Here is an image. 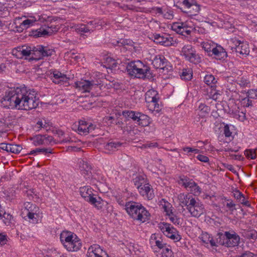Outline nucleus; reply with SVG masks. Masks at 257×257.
<instances>
[{
	"instance_id": "obj_24",
	"label": "nucleus",
	"mask_w": 257,
	"mask_h": 257,
	"mask_svg": "<svg viewBox=\"0 0 257 257\" xmlns=\"http://www.w3.org/2000/svg\"><path fill=\"white\" fill-rule=\"evenodd\" d=\"M168 61L163 55H156L153 59L152 64L156 69H164L168 66Z\"/></svg>"
},
{
	"instance_id": "obj_19",
	"label": "nucleus",
	"mask_w": 257,
	"mask_h": 257,
	"mask_svg": "<svg viewBox=\"0 0 257 257\" xmlns=\"http://www.w3.org/2000/svg\"><path fill=\"white\" fill-rule=\"evenodd\" d=\"M153 38L155 42L164 46H170L173 44V39L167 34H155Z\"/></svg>"
},
{
	"instance_id": "obj_22",
	"label": "nucleus",
	"mask_w": 257,
	"mask_h": 257,
	"mask_svg": "<svg viewBox=\"0 0 257 257\" xmlns=\"http://www.w3.org/2000/svg\"><path fill=\"white\" fill-rule=\"evenodd\" d=\"M207 44H205L203 45V47L204 49H207L206 50L207 51H211L212 53V55L214 56V57L216 59L222 60L225 59L227 56V52L225 51L224 49L221 46L217 45L216 47H213L212 49L211 50H209L208 48H207Z\"/></svg>"
},
{
	"instance_id": "obj_36",
	"label": "nucleus",
	"mask_w": 257,
	"mask_h": 257,
	"mask_svg": "<svg viewBox=\"0 0 257 257\" xmlns=\"http://www.w3.org/2000/svg\"><path fill=\"white\" fill-rule=\"evenodd\" d=\"M43 58L42 51L40 49V46L37 48H32L30 60H39Z\"/></svg>"
},
{
	"instance_id": "obj_37",
	"label": "nucleus",
	"mask_w": 257,
	"mask_h": 257,
	"mask_svg": "<svg viewBox=\"0 0 257 257\" xmlns=\"http://www.w3.org/2000/svg\"><path fill=\"white\" fill-rule=\"evenodd\" d=\"M78 166L82 174H88L91 167L87 162L82 159L78 160Z\"/></svg>"
},
{
	"instance_id": "obj_38",
	"label": "nucleus",
	"mask_w": 257,
	"mask_h": 257,
	"mask_svg": "<svg viewBox=\"0 0 257 257\" xmlns=\"http://www.w3.org/2000/svg\"><path fill=\"white\" fill-rule=\"evenodd\" d=\"M72 28H73L77 33L81 35L85 33H90L87 24H80L75 25L72 27Z\"/></svg>"
},
{
	"instance_id": "obj_15",
	"label": "nucleus",
	"mask_w": 257,
	"mask_h": 257,
	"mask_svg": "<svg viewBox=\"0 0 257 257\" xmlns=\"http://www.w3.org/2000/svg\"><path fill=\"white\" fill-rule=\"evenodd\" d=\"M37 21L36 18L33 16H30L28 18L26 16L20 17L17 16V32H22L24 30L32 26Z\"/></svg>"
},
{
	"instance_id": "obj_61",
	"label": "nucleus",
	"mask_w": 257,
	"mask_h": 257,
	"mask_svg": "<svg viewBox=\"0 0 257 257\" xmlns=\"http://www.w3.org/2000/svg\"><path fill=\"white\" fill-rule=\"evenodd\" d=\"M237 83L241 87L249 86L250 82L244 77L238 78L237 80Z\"/></svg>"
},
{
	"instance_id": "obj_41",
	"label": "nucleus",
	"mask_w": 257,
	"mask_h": 257,
	"mask_svg": "<svg viewBox=\"0 0 257 257\" xmlns=\"http://www.w3.org/2000/svg\"><path fill=\"white\" fill-rule=\"evenodd\" d=\"M180 76L182 80H190L193 76L192 71L191 69L184 68L182 70Z\"/></svg>"
},
{
	"instance_id": "obj_62",
	"label": "nucleus",
	"mask_w": 257,
	"mask_h": 257,
	"mask_svg": "<svg viewBox=\"0 0 257 257\" xmlns=\"http://www.w3.org/2000/svg\"><path fill=\"white\" fill-rule=\"evenodd\" d=\"M52 151H53L52 149H51L50 148H47V149L37 148V149H36L35 150L31 151V154H33L36 153H42L43 154L46 155L47 154H52L53 153Z\"/></svg>"
},
{
	"instance_id": "obj_2",
	"label": "nucleus",
	"mask_w": 257,
	"mask_h": 257,
	"mask_svg": "<svg viewBox=\"0 0 257 257\" xmlns=\"http://www.w3.org/2000/svg\"><path fill=\"white\" fill-rule=\"evenodd\" d=\"M125 210L134 220L144 223L150 219V214L142 204L136 202L125 203Z\"/></svg>"
},
{
	"instance_id": "obj_58",
	"label": "nucleus",
	"mask_w": 257,
	"mask_h": 257,
	"mask_svg": "<svg viewBox=\"0 0 257 257\" xmlns=\"http://www.w3.org/2000/svg\"><path fill=\"white\" fill-rule=\"evenodd\" d=\"M169 218L170 221L175 225H181L182 223V219L178 217L173 213L169 215Z\"/></svg>"
},
{
	"instance_id": "obj_7",
	"label": "nucleus",
	"mask_w": 257,
	"mask_h": 257,
	"mask_svg": "<svg viewBox=\"0 0 257 257\" xmlns=\"http://www.w3.org/2000/svg\"><path fill=\"white\" fill-rule=\"evenodd\" d=\"M229 48L232 53H235L237 55L246 56L249 54V48L246 42H241L236 37L230 38L227 41Z\"/></svg>"
},
{
	"instance_id": "obj_55",
	"label": "nucleus",
	"mask_w": 257,
	"mask_h": 257,
	"mask_svg": "<svg viewBox=\"0 0 257 257\" xmlns=\"http://www.w3.org/2000/svg\"><path fill=\"white\" fill-rule=\"evenodd\" d=\"M233 117L240 121L243 122L246 119L245 112L241 111H238L233 113Z\"/></svg>"
},
{
	"instance_id": "obj_48",
	"label": "nucleus",
	"mask_w": 257,
	"mask_h": 257,
	"mask_svg": "<svg viewBox=\"0 0 257 257\" xmlns=\"http://www.w3.org/2000/svg\"><path fill=\"white\" fill-rule=\"evenodd\" d=\"M187 191L190 192V194H193L194 196H199L202 192L201 188L195 182L194 185L191 187L190 189H188Z\"/></svg>"
},
{
	"instance_id": "obj_12",
	"label": "nucleus",
	"mask_w": 257,
	"mask_h": 257,
	"mask_svg": "<svg viewBox=\"0 0 257 257\" xmlns=\"http://www.w3.org/2000/svg\"><path fill=\"white\" fill-rule=\"evenodd\" d=\"M16 90L15 89L6 92V94L1 100V103L4 107L14 109L16 107Z\"/></svg>"
},
{
	"instance_id": "obj_17",
	"label": "nucleus",
	"mask_w": 257,
	"mask_h": 257,
	"mask_svg": "<svg viewBox=\"0 0 257 257\" xmlns=\"http://www.w3.org/2000/svg\"><path fill=\"white\" fill-rule=\"evenodd\" d=\"M188 211L192 217H199L205 212L204 205L198 199H196L194 202L188 209Z\"/></svg>"
},
{
	"instance_id": "obj_26",
	"label": "nucleus",
	"mask_w": 257,
	"mask_h": 257,
	"mask_svg": "<svg viewBox=\"0 0 257 257\" xmlns=\"http://www.w3.org/2000/svg\"><path fill=\"white\" fill-rule=\"evenodd\" d=\"M155 11L157 14L162 15L165 19L171 20L173 18V12L167 7H156Z\"/></svg>"
},
{
	"instance_id": "obj_42",
	"label": "nucleus",
	"mask_w": 257,
	"mask_h": 257,
	"mask_svg": "<svg viewBox=\"0 0 257 257\" xmlns=\"http://www.w3.org/2000/svg\"><path fill=\"white\" fill-rule=\"evenodd\" d=\"M115 46L119 47L133 46L134 42L130 39H121L113 43Z\"/></svg>"
},
{
	"instance_id": "obj_44",
	"label": "nucleus",
	"mask_w": 257,
	"mask_h": 257,
	"mask_svg": "<svg viewBox=\"0 0 257 257\" xmlns=\"http://www.w3.org/2000/svg\"><path fill=\"white\" fill-rule=\"evenodd\" d=\"M192 180V179H190L187 176H181L178 180V183L180 185H181L182 187H183L187 190L188 187L190 185Z\"/></svg>"
},
{
	"instance_id": "obj_25",
	"label": "nucleus",
	"mask_w": 257,
	"mask_h": 257,
	"mask_svg": "<svg viewBox=\"0 0 257 257\" xmlns=\"http://www.w3.org/2000/svg\"><path fill=\"white\" fill-rule=\"evenodd\" d=\"M138 190L142 196L149 200H152L155 196L153 190L149 183L144 185Z\"/></svg>"
},
{
	"instance_id": "obj_20",
	"label": "nucleus",
	"mask_w": 257,
	"mask_h": 257,
	"mask_svg": "<svg viewBox=\"0 0 257 257\" xmlns=\"http://www.w3.org/2000/svg\"><path fill=\"white\" fill-rule=\"evenodd\" d=\"M87 257H108L106 252L99 245L93 244L87 250Z\"/></svg>"
},
{
	"instance_id": "obj_21",
	"label": "nucleus",
	"mask_w": 257,
	"mask_h": 257,
	"mask_svg": "<svg viewBox=\"0 0 257 257\" xmlns=\"http://www.w3.org/2000/svg\"><path fill=\"white\" fill-rule=\"evenodd\" d=\"M150 244L152 249L163 248L166 243L164 242L162 235L159 233L152 234L150 238Z\"/></svg>"
},
{
	"instance_id": "obj_63",
	"label": "nucleus",
	"mask_w": 257,
	"mask_h": 257,
	"mask_svg": "<svg viewBox=\"0 0 257 257\" xmlns=\"http://www.w3.org/2000/svg\"><path fill=\"white\" fill-rule=\"evenodd\" d=\"M248 96L245 97L241 100V105L243 107H248L252 106V101Z\"/></svg>"
},
{
	"instance_id": "obj_33",
	"label": "nucleus",
	"mask_w": 257,
	"mask_h": 257,
	"mask_svg": "<svg viewBox=\"0 0 257 257\" xmlns=\"http://www.w3.org/2000/svg\"><path fill=\"white\" fill-rule=\"evenodd\" d=\"M12 218V215L10 213H7L0 205V220H3L5 225H9Z\"/></svg>"
},
{
	"instance_id": "obj_11",
	"label": "nucleus",
	"mask_w": 257,
	"mask_h": 257,
	"mask_svg": "<svg viewBox=\"0 0 257 257\" xmlns=\"http://www.w3.org/2000/svg\"><path fill=\"white\" fill-rule=\"evenodd\" d=\"M96 125L85 120H80L72 125L73 130L81 135H86L95 130Z\"/></svg>"
},
{
	"instance_id": "obj_13",
	"label": "nucleus",
	"mask_w": 257,
	"mask_h": 257,
	"mask_svg": "<svg viewBox=\"0 0 257 257\" xmlns=\"http://www.w3.org/2000/svg\"><path fill=\"white\" fill-rule=\"evenodd\" d=\"M159 228L164 235L174 241L177 242L181 240V236L178 231L170 224L163 223L160 224Z\"/></svg>"
},
{
	"instance_id": "obj_54",
	"label": "nucleus",
	"mask_w": 257,
	"mask_h": 257,
	"mask_svg": "<svg viewBox=\"0 0 257 257\" xmlns=\"http://www.w3.org/2000/svg\"><path fill=\"white\" fill-rule=\"evenodd\" d=\"M40 49L42 51L43 57L52 56L55 52L54 50L52 49H50L48 47H45L43 46H40Z\"/></svg>"
},
{
	"instance_id": "obj_18",
	"label": "nucleus",
	"mask_w": 257,
	"mask_h": 257,
	"mask_svg": "<svg viewBox=\"0 0 257 257\" xmlns=\"http://www.w3.org/2000/svg\"><path fill=\"white\" fill-rule=\"evenodd\" d=\"M195 198L190 193H181L178 195L179 204L182 207H186L187 210L194 202Z\"/></svg>"
},
{
	"instance_id": "obj_35",
	"label": "nucleus",
	"mask_w": 257,
	"mask_h": 257,
	"mask_svg": "<svg viewBox=\"0 0 257 257\" xmlns=\"http://www.w3.org/2000/svg\"><path fill=\"white\" fill-rule=\"evenodd\" d=\"M205 94L208 97L207 98L212 99L214 100L218 99L219 96L220 95L218 91L216 90L215 86L214 87H209L206 88V93Z\"/></svg>"
},
{
	"instance_id": "obj_3",
	"label": "nucleus",
	"mask_w": 257,
	"mask_h": 257,
	"mask_svg": "<svg viewBox=\"0 0 257 257\" xmlns=\"http://www.w3.org/2000/svg\"><path fill=\"white\" fill-rule=\"evenodd\" d=\"M128 74L138 78H149L151 77L150 69L140 60L132 61L126 66Z\"/></svg>"
},
{
	"instance_id": "obj_43",
	"label": "nucleus",
	"mask_w": 257,
	"mask_h": 257,
	"mask_svg": "<svg viewBox=\"0 0 257 257\" xmlns=\"http://www.w3.org/2000/svg\"><path fill=\"white\" fill-rule=\"evenodd\" d=\"M121 145V144L118 142H110L104 146L105 150L109 151H115L118 149Z\"/></svg>"
},
{
	"instance_id": "obj_64",
	"label": "nucleus",
	"mask_w": 257,
	"mask_h": 257,
	"mask_svg": "<svg viewBox=\"0 0 257 257\" xmlns=\"http://www.w3.org/2000/svg\"><path fill=\"white\" fill-rule=\"evenodd\" d=\"M247 96L251 99H257V89H251L248 90Z\"/></svg>"
},
{
	"instance_id": "obj_53",
	"label": "nucleus",
	"mask_w": 257,
	"mask_h": 257,
	"mask_svg": "<svg viewBox=\"0 0 257 257\" xmlns=\"http://www.w3.org/2000/svg\"><path fill=\"white\" fill-rule=\"evenodd\" d=\"M179 2L185 8L191 9V7L193 4H195L196 2V0H179Z\"/></svg>"
},
{
	"instance_id": "obj_50",
	"label": "nucleus",
	"mask_w": 257,
	"mask_h": 257,
	"mask_svg": "<svg viewBox=\"0 0 257 257\" xmlns=\"http://www.w3.org/2000/svg\"><path fill=\"white\" fill-rule=\"evenodd\" d=\"M49 126V122H47L45 119H43L38 120L35 124L34 128L36 131H39L42 128L47 129Z\"/></svg>"
},
{
	"instance_id": "obj_30",
	"label": "nucleus",
	"mask_w": 257,
	"mask_h": 257,
	"mask_svg": "<svg viewBox=\"0 0 257 257\" xmlns=\"http://www.w3.org/2000/svg\"><path fill=\"white\" fill-rule=\"evenodd\" d=\"M51 32L49 31V28L41 27L39 29L32 30L31 32V36L35 38L44 37L50 35Z\"/></svg>"
},
{
	"instance_id": "obj_4",
	"label": "nucleus",
	"mask_w": 257,
	"mask_h": 257,
	"mask_svg": "<svg viewBox=\"0 0 257 257\" xmlns=\"http://www.w3.org/2000/svg\"><path fill=\"white\" fill-rule=\"evenodd\" d=\"M60 239L64 247L69 251H77L81 247V240L70 231H62L60 235Z\"/></svg>"
},
{
	"instance_id": "obj_27",
	"label": "nucleus",
	"mask_w": 257,
	"mask_h": 257,
	"mask_svg": "<svg viewBox=\"0 0 257 257\" xmlns=\"http://www.w3.org/2000/svg\"><path fill=\"white\" fill-rule=\"evenodd\" d=\"M93 191L91 187L89 186H83L79 189V192L81 197L87 202L94 195Z\"/></svg>"
},
{
	"instance_id": "obj_1",
	"label": "nucleus",
	"mask_w": 257,
	"mask_h": 257,
	"mask_svg": "<svg viewBox=\"0 0 257 257\" xmlns=\"http://www.w3.org/2000/svg\"><path fill=\"white\" fill-rule=\"evenodd\" d=\"M37 93L26 87H17V109L28 110L36 108L39 105Z\"/></svg>"
},
{
	"instance_id": "obj_31",
	"label": "nucleus",
	"mask_w": 257,
	"mask_h": 257,
	"mask_svg": "<svg viewBox=\"0 0 257 257\" xmlns=\"http://www.w3.org/2000/svg\"><path fill=\"white\" fill-rule=\"evenodd\" d=\"M201 239L207 247H209V245L211 247L216 246V242L213 239L212 236L207 232L202 233Z\"/></svg>"
},
{
	"instance_id": "obj_10",
	"label": "nucleus",
	"mask_w": 257,
	"mask_h": 257,
	"mask_svg": "<svg viewBox=\"0 0 257 257\" xmlns=\"http://www.w3.org/2000/svg\"><path fill=\"white\" fill-rule=\"evenodd\" d=\"M74 85L76 89L82 92H90V90L94 89L98 92V93H100L102 86L98 84L83 79L75 82Z\"/></svg>"
},
{
	"instance_id": "obj_16",
	"label": "nucleus",
	"mask_w": 257,
	"mask_h": 257,
	"mask_svg": "<svg viewBox=\"0 0 257 257\" xmlns=\"http://www.w3.org/2000/svg\"><path fill=\"white\" fill-rule=\"evenodd\" d=\"M49 76L52 82L56 84L66 85L69 83V78L66 75L57 70H51Z\"/></svg>"
},
{
	"instance_id": "obj_57",
	"label": "nucleus",
	"mask_w": 257,
	"mask_h": 257,
	"mask_svg": "<svg viewBox=\"0 0 257 257\" xmlns=\"http://www.w3.org/2000/svg\"><path fill=\"white\" fill-rule=\"evenodd\" d=\"M162 208L164 209V211L166 212V215L169 216L173 213L172 212V206L168 202H164V203L162 204Z\"/></svg>"
},
{
	"instance_id": "obj_29",
	"label": "nucleus",
	"mask_w": 257,
	"mask_h": 257,
	"mask_svg": "<svg viewBox=\"0 0 257 257\" xmlns=\"http://www.w3.org/2000/svg\"><path fill=\"white\" fill-rule=\"evenodd\" d=\"M88 202L97 209L100 210L103 208L105 201L101 197L94 194Z\"/></svg>"
},
{
	"instance_id": "obj_51",
	"label": "nucleus",
	"mask_w": 257,
	"mask_h": 257,
	"mask_svg": "<svg viewBox=\"0 0 257 257\" xmlns=\"http://www.w3.org/2000/svg\"><path fill=\"white\" fill-rule=\"evenodd\" d=\"M182 150L188 156H192V154H197L200 152L199 150L189 147H184L182 148Z\"/></svg>"
},
{
	"instance_id": "obj_59",
	"label": "nucleus",
	"mask_w": 257,
	"mask_h": 257,
	"mask_svg": "<svg viewBox=\"0 0 257 257\" xmlns=\"http://www.w3.org/2000/svg\"><path fill=\"white\" fill-rule=\"evenodd\" d=\"M244 155L248 159H255L256 158V151L253 149H247L244 151Z\"/></svg>"
},
{
	"instance_id": "obj_8",
	"label": "nucleus",
	"mask_w": 257,
	"mask_h": 257,
	"mask_svg": "<svg viewBox=\"0 0 257 257\" xmlns=\"http://www.w3.org/2000/svg\"><path fill=\"white\" fill-rule=\"evenodd\" d=\"M159 99L158 93L154 89H150L146 93L145 100L148 104V107L150 111L159 112L160 109L158 104Z\"/></svg>"
},
{
	"instance_id": "obj_40",
	"label": "nucleus",
	"mask_w": 257,
	"mask_h": 257,
	"mask_svg": "<svg viewBox=\"0 0 257 257\" xmlns=\"http://www.w3.org/2000/svg\"><path fill=\"white\" fill-rule=\"evenodd\" d=\"M204 82L209 87H214L217 82V79L212 74H206L204 77Z\"/></svg>"
},
{
	"instance_id": "obj_32",
	"label": "nucleus",
	"mask_w": 257,
	"mask_h": 257,
	"mask_svg": "<svg viewBox=\"0 0 257 257\" xmlns=\"http://www.w3.org/2000/svg\"><path fill=\"white\" fill-rule=\"evenodd\" d=\"M200 11V6L197 4V2L195 4H193L191 9H188L186 11L188 16L190 17L191 19H196L195 17L198 16V14ZM196 20H197L196 19Z\"/></svg>"
},
{
	"instance_id": "obj_46",
	"label": "nucleus",
	"mask_w": 257,
	"mask_h": 257,
	"mask_svg": "<svg viewBox=\"0 0 257 257\" xmlns=\"http://www.w3.org/2000/svg\"><path fill=\"white\" fill-rule=\"evenodd\" d=\"M139 116L141 117L140 125L142 126H148L151 122V118L146 114L139 112Z\"/></svg>"
},
{
	"instance_id": "obj_49",
	"label": "nucleus",
	"mask_w": 257,
	"mask_h": 257,
	"mask_svg": "<svg viewBox=\"0 0 257 257\" xmlns=\"http://www.w3.org/2000/svg\"><path fill=\"white\" fill-rule=\"evenodd\" d=\"M234 126L233 125H229L228 124H225L223 127V134L225 137L227 138H230L232 137V130Z\"/></svg>"
},
{
	"instance_id": "obj_23",
	"label": "nucleus",
	"mask_w": 257,
	"mask_h": 257,
	"mask_svg": "<svg viewBox=\"0 0 257 257\" xmlns=\"http://www.w3.org/2000/svg\"><path fill=\"white\" fill-rule=\"evenodd\" d=\"M32 48L30 46L24 45L17 47V58L28 59L30 60V57L31 54Z\"/></svg>"
},
{
	"instance_id": "obj_45",
	"label": "nucleus",
	"mask_w": 257,
	"mask_h": 257,
	"mask_svg": "<svg viewBox=\"0 0 257 257\" xmlns=\"http://www.w3.org/2000/svg\"><path fill=\"white\" fill-rule=\"evenodd\" d=\"M122 115L127 118L132 119L134 121H136L137 115H139V112L133 110H124L123 111Z\"/></svg>"
},
{
	"instance_id": "obj_14",
	"label": "nucleus",
	"mask_w": 257,
	"mask_h": 257,
	"mask_svg": "<svg viewBox=\"0 0 257 257\" xmlns=\"http://www.w3.org/2000/svg\"><path fill=\"white\" fill-rule=\"evenodd\" d=\"M32 143L37 146L40 145L47 146L55 144L53 137L47 135H38L30 138Z\"/></svg>"
},
{
	"instance_id": "obj_47",
	"label": "nucleus",
	"mask_w": 257,
	"mask_h": 257,
	"mask_svg": "<svg viewBox=\"0 0 257 257\" xmlns=\"http://www.w3.org/2000/svg\"><path fill=\"white\" fill-rule=\"evenodd\" d=\"M104 63H105V66L107 68H113L116 66L117 62L112 58L107 56L105 58Z\"/></svg>"
},
{
	"instance_id": "obj_56",
	"label": "nucleus",
	"mask_w": 257,
	"mask_h": 257,
	"mask_svg": "<svg viewBox=\"0 0 257 257\" xmlns=\"http://www.w3.org/2000/svg\"><path fill=\"white\" fill-rule=\"evenodd\" d=\"M192 33L193 34H204L206 33L207 31L206 29L201 26H194L193 25L192 26Z\"/></svg>"
},
{
	"instance_id": "obj_5",
	"label": "nucleus",
	"mask_w": 257,
	"mask_h": 257,
	"mask_svg": "<svg viewBox=\"0 0 257 257\" xmlns=\"http://www.w3.org/2000/svg\"><path fill=\"white\" fill-rule=\"evenodd\" d=\"M219 243L227 247H234L239 245L240 237L233 230H230L223 233H218Z\"/></svg>"
},
{
	"instance_id": "obj_34",
	"label": "nucleus",
	"mask_w": 257,
	"mask_h": 257,
	"mask_svg": "<svg viewBox=\"0 0 257 257\" xmlns=\"http://www.w3.org/2000/svg\"><path fill=\"white\" fill-rule=\"evenodd\" d=\"M191 23V21L189 20H187L184 22V24L179 34L185 36L190 35L192 33V28L193 26V25H192Z\"/></svg>"
},
{
	"instance_id": "obj_60",
	"label": "nucleus",
	"mask_w": 257,
	"mask_h": 257,
	"mask_svg": "<svg viewBox=\"0 0 257 257\" xmlns=\"http://www.w3.org/2000/svg\"><path fill=\"white\" fill-rule=\"evenodd\" d=\"M162 249H163L162 252L163 257H173V252L169 246H167L166 244L164 248Z\"/></svg>"
},
{
	"instance_id": "obj_6",
	"label": "nucleus",
	"mask_w": 257,
	"mask_h": 257,
	"mask_svg": "<svg viewBox=\"0 0 257 257\" xmlns=\"http://www.w3.org/2000/svg\"><path fill=\"white\" fill-rule=\"evenodd\" d=\"M40 212L39 208L31 202H26L22 209L21 216L33 224L38 222Z\"/></svg>"
},
{
	"instance_id": "obj_39",
	"label": "nucleus",
	"mask_w": 257,
	"mask_h": 257,
	"mask_svg": "<svg viewBox=\"0 0 257 257\" xmlns=\"http://www.w3.org/2000/svg\"><path fill=\"white\" fill-rule=\"evenodd\" d=\"M133 182L138 189L143 186L144 185L147 184L146 183V178L144 175H138L134 179Z\"/></svg>"
},
{
	"instance_id": "obj_9",
	"label": "nucleus",
	"mask_w": 257,
	"mask_h": 257,
	"mask_svg": "<svg viewBox=\"0 0 257 257\" xmlns=\"http://www.w3.org/2000/svg\"><path fill=\"white\" fill-rule=\"evenodd\" d=\"M181 54L186 60L194 64L200 61L199 56L196 53L195 48L190 44L184 45L182 48Z\"/></svg>"
},
{
	"instance_id": "obj_28",
	"label": "nucleus",
	"mask_w": 257,
	"mask_h": 257,
	"mask_svg": "<svg viewBox=\"0 0 257 257\" xmlns=\"http://www.w3.org/2000/svg\"><path fill=\"white\" fill-rule=\"evenodd\" d=\"M87 26L89 29L90 33L94 31L96 29H100L106 25V23L102 20L94 19L87 22Z\"/></svg>"
},
{
	"instance_id": "obj_52",
	"label": "nucleus",
	"mask_w": 257,
	"mask_h": 257,
	"mask_svg": "<svg viewBox=\"0 0 257 257\" xmlns=\"http://www.w3.org/2000/svg\"><path fill=\"white\" fill-rule=\"evenodd\" d=\"M198 109L200 111L201 115L202 116L208 114L210 111V107L203 103L199 104Z\"/></svg>"
}]
</instances>
